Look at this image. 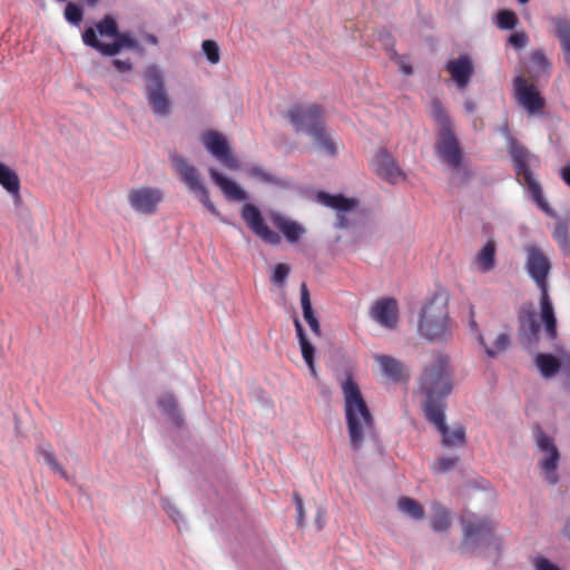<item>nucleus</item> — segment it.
<instances>
[{
    "instance_id": "1",
    "label": "nucleus",
    "mask_w": 570,
    "mask_h": 570,
    "mask_svg": "<svg viewBox=\"0 0 570 570\" xmlns=\"http://www.w3.org/2000/svg\"><path fill=\"white\" fill-rule=\"evenodd\" d=\"M452 390V371L449 357L438 353L425 365L420 379V391L425 395L423 410L429 422L434 424L442 435L445 446H463L466 443L465 430L458 425L450 430L444 419V399Z\"/></svg>"
},
{
    "instance_id": "2",
    "label": "nucleus",
    "mask_w": 570,
    "mask_h": 570,
    "mask_svg": "<svg viewBox=\"0 0 570 570\" xmlns=\"http://www.w3.org/2000/svg\"><path fill=\"white\" fill-rule=\"evenodd\" d=\"M344 397V412L351 446L358 450L364 438L374 429V417L352 375H347L341 385Z\"/></svg>"
},
{
    "instance_id": "3",
    "label": "nucleus",
    "mask_w": 570,
    "mask_h": 570,
    "mask_svg": "<svg viewBox=\"0 0 570 570\" xmlns=\"http://www.w3.org/2000/svg\"><path fill=\"white\" fill-rule=\"evenodd\" d=\"M82 41L107 57L118 55L124 48L142 51L139 42L129 32L119 31L117 21L110 14L98 21L96 29L87 28L82 33Z\"/></svg>"
},
{
    "instance_id": "4",
    "label": "nucleus",
    "mask_w": 570,
    "mask_h": 570,
    "mask_svg": "<svg viewBox=\"0 0 570 570\" xmlns=\"http://www.w3.org/2000/svg\"><path fill=\"white\" fill-rule=\"evenodd\" d=\"M453 322L449 312V297L435 293L423 306L417 323L419 334L430 342H443L451 337Z\"/></svg>"
},
{
    "instance_id": "5",
    "label": "nucleus",
    "mask_w": 570,
    "mask_h": 570,
    "mask_svg": "<svg viewBox=\"0 0 570 570\" xmlns=\"http://www.w3.org/2000/svg\"><path fill=\"white\" fill-rule=\"evenodd\" d=\"M509 151L514 164L517 176L522 178L524 185L528 187L531 194L533 202L548 216L556 217V212L543 197L541 185L539 181H537L532 171L530 170V161L532 156L529 150L517 140L512 139L509 146Z\"/></svg>"
},
{
    "instance_id": "6",
    "label": "nucleus",
    "mask_w": 570,
    "mask_h": 570,
    "mask_svg": "<svg viewBox=\"0 0 570 570\" xmlns=\"http://www.w3.org/2000/svg\"><path fill=\"white\" fill-rule=\"evenodd\" d=\"M509 151L514 164L517 176L522 178L524 185L528 187L531 194L533 202L548 216L556 217V212L543 197L541 185L539 181H537L532 171L530 170V161L532 156L529 150L517 140L512 139L509 146Z\"/></svg>"
},
{
    "instance_id": "7",
    "label": "nucleus",
    "mask_w": 570,
    "mask_h": 570,
    "mask_svg": "<svg viewBox=\"0 0 570 570\" xmlns=\"http://www.w3.org/2000/svg\"><path fill=\"white\" fill-rule=\"evenodd\" d=\"M146 99L153 112L166 117L170 112V99L166 90L163 71L155 65L147 67L144 73Z\"/></svg>"
},
{
    "instance_id": "8",
    "label": "nucleus",
    "mask_w": 570,
    "mask_h": 570,
    "mask_svg": "<svg viewBox=\"0 0 570 570\" xmlns=\"http://www.w3.org/2000/svg\"><path fill=\"white\" fill-rule=\"evenodd\" d=\"M461 523L463 527L461 548L464 551H473L493 539L495 524L488 518H476L473 514L464 513L461 517Z\"/></svg>"
},
{
    "instance_id": "9",
    "label": "nucleus",
    "mask_w": 570,
    "mask_h": 570,
    "mask_svg": "<svg viewBox=\"0 0 570 570\" xmlns=\"http://www.w3.org/2000/svg\"><path fill=\"white\" fill-rule=\"evenodd\" d=\"M286 118L295 131L311 135L325 125V110L323 106L315 102L297 104L288 108Z\"/></svg>"
},
{
    "instance_id": "10",
    "label": "nucleus",
    "mask_w": 570,
    "mask_h": 570,
    "mask_svg": "<svg viewBox=\"0 0 570 570\" xmlns=\"http://www.w3.org/2000/svg\"><path fill=\"white\" fill-rule=\"evenodd\" d=\"M535 443L543 456L539 461V466L546 474V479L551 484H556L559 480L556 472L560 460V452L553 440L547 435L539 426L534 432Z\"/></svg>"
},
{
    "instance_id": "11",
    "label": "nucleus",
    "mask_w": 570,
    "mask_h": 570,
    "mask_svg": "<svg viewBox=\"0 0 570 570\" xmlns=\"http://www.w3.org/2000/svg\"><path fill=\"white\" fill-rule=\"evenodd\" d=\"M242 218L247 227L264 243L273 246L281 244L282 238L279 234L268 227L261 210L255 205H244Z\"/></svg>"
},
{
    "instance_id": "12",
    "label": "nucleus",
    "mask_w": 570,
    "mask_h": 570,
    "mask_svg": "<svg viewBox=\"0 0 570 570\" xmlns=\"http://www.w3.org/2000/svg\"><path fill=\"white\" fill-rule=\"evenodd\" d=\"M514 98L529 114H539L546 106L544 98L533 83L528 82L523 76L513 79Z\"/></svg>"
},
{
    "instance_id": "13",
    "label": "nucleus",
    "mask_w": 570,
    "mask_h": 570,
    "mask_svg": "<svg viewBox=\"0 0 570 570\" xmlns=\"http://www.w3.org/2000/svg\"><path fill=\"white\" fill-rule=\"evenodd\" d=\"M374 173L390 184H396L400 179L404 180L406 175L399 167L396 159L386 148H380L372 161Z\"/></svg>"
},
{
    "instance_id": "14",
    "label": "nucleus",
    "mask_w": 570,
    "mask_h": 570,
    "mask_svg": "<svg viewBox=\"0 0 570 570\" xmlns=\"http://www.w3.org/2000/svg\"><path fill=\"white\" fill-rule=\"evenodd\" d=\"M317 200L326 207L336 210V228L343 229L350 226V220L346 214L353 212L358 206V202L355 198H348L344 195H331L325 191L317 194Z\"/></svg>"
},
{
    "instance_id": "15",
    "label": "nucleus",
    "mask_w": 570,
    "mask_h": 570,
    "mask_svg": "<svg viewBox=\"0 0 570 570\" xmlns=\"http://www.w3.org/2000/svg\"><path fill=\"white\" fill-rule=\"evenodd\" d=\"M435 150L440 159L452 168L462 164V150L453 130L438 132Z\"/></svg>"
},
{
    "instance_id": "16",
    "label": "nucleus",
    "mask_w": 570,
    "mask_h": 570,
    "mask_svg": "<svg viewBox=\"0 0 570 570\" xmlns=\"http://www.w3.org/2000/svg\"><path fill=\"white\" fill-rule=\"evenodd\" d=\"M163 200V191L158 188L140 187L131 189L128 194L130 206L138 213L150 215L155 213Z\"/></svg>"
},
{
    "instance_id": "17",
    "label": "nucleus",
    "mask_w": 570,
    "mask_h": 570,
    "mask_svg": "<svg viewBox=\"0 0 570 570\" xmlns=\"http://www.w3.org/2000/svg\"><path fill=\"white\" fill-rule=\"evenodd\" d=\"M202 141L205 148L220 160L227 168L237 169L238 160L232 155L226 139L215 130L203 134Z\"/></svg>"
},
{
    "instance_id": "18",
    "label": "nucleus",
    "mask_w": 570,
    "mask_h": 570,
    "mask_svg": "<svg viewBox=\"0 0 570 570\" xmlns=\"http://www.w3.org/2000/svg\"><path fill=\"white\" fill-rule=\"evenodd\" d=\"M551 265L546 255L535 247L528 248L527 269L540 291L548 288V274Z\"/></svg>"
},
{
    "instance_id": "19",
    "label": "nucleus",
    "mask_w": 570,
    "mask_h": 570,
    "mask_svg": "<svg viewBox=\"0 0 570 570\" xmlns=\"http://www.w3.org/2000/svg\"><path fill=\"white\" fill-rule=\"evenodd\" d=\"M370 315L380 325L387 328H395L399 321L396 299L385 297L376 301L371 307Z\"/></svg>"
},
{
    "instance_id": "20",
    "label": "nucleus",
    "mask_w": 570,
    "mask_h": 570,
    "mask_svg": "<svg viewBox=\"0 0 570 570\" xmlns=\"http://www.w3.org/2000/svg\"><path fill=\"white\" fill-rule=\"evenodd\" d=\"M445 69L459 89L465 88L474 73V65L470 56L461 55L459 58L450 59Z\"/></svg>"
},
{
    "instance_id": "21",
    "label": "nucleus",
    "mask_w": 570,
    "mask_h": 570,
    "mask_svg": "<svg viewBox=\"0 0 570 570\" xmlns=\"http://www.w3.org/2000/svg\"><path fill=\"white\" fill-rule=\"evenodd\" d=\"M173 166L180 177V180L193 194H198L203 189L207 188L200 180L197 168L187 163L181 156H173Z\"/></svg>"
},
{
    "instance_id": "22",
    "label": "nucleus",
    "mask_w": 570,
    "mask_h": 570,
    "mask_svg": "<svg viewBox=\"0 0 570 570\" xmlns=\"http://www.w3.org/2000/svg\"><path fill=\"white\" fill-rule=\"evenodd\" d=\"M374 360L376 364L380 366L381 373L387 380L395 383L409 381V371L400 360L385 354H375Z\"/></svg>"
},
{
    "instance_id": "23",
    "label": "nucleus",
    "mask_w": 570,
    "mask_h": 570,
    "mask_svg": "<svg viewBox=\"0 0 570 570\" xmlns=\"http://www.w3.org/2000/svg\"><path fill=\"white\" fill-rule=\"evenodd\" d=\"M272 224L284 235L288 243H297L306 233L305 227L278 212L269 214Z\"/></svg>"
},
{
    "instance_id": "24",
    "label": "nucleus",
    "mask_w": 570,
    "mask_h": 570,
    "mask_svg": "<svg viewBox=\"0 0 570 570\" xmlns=\"http://www.w3.org/2000/svg\"><path fill=\"white\" fill-rule=\"evenodd\" d=\"M540 318L547 336L552 341L556 340L558 337L557 318L548 288H543L540 295Z\"/></svg>"
},
{
    "instance_id": "25",
    "label": "nucleus",
    "mask_w": 570,
    "mask_h": 570,
    "mask_svg": "<svg viewBox=\"0 0 570 570\" xmlns=\"http://www.w3.org/2000/svg\"><path fill=\"white\" fill-rule=\"evenodd\" d=\"M209 176L220 188L226 198L238 202H243L247 198L246 191L238 184L225 177L218 170L210 168Z\"/></svg>"
},
{
    "instance_id": "26",
    "label": "nucleus",
    "mask_w": 570,
    "mask_h": 570,
    "mask_svg": "<svg viewBox=\"0 0 570 570\" xmlns=\"http://www.w3.org/2000/svg\"><path fill=\"white\" fill-rule=\"evenodd\" d=\"M294 326H295V331H296V336L298 338L302 356H303L306 365L308 366L309 372L313 375V377L317 379V371H316L315 362H314L315 347L308 341L307 335L303 328V325L297 317L294 318Z\"/></svg>"
},
{
    "instance_id": "27",
    "label": "nucleus",
    "mask_w": 570,
    "mask_h": 570,
    "mask_svg": "<svg viewBox=\"0 0 570 570\" xmlns=\"http://www.w3.org/2000/svg\"><path fill=\"white\" fill-rule=\"evenodd\" d=\"M534 364L544 379L553 377L561 368L560 360L550 353H538Z\"/></svg>"
},
{
    "instance_id": "28",
    "label": "nucleus",
    "mask_w": 570,
    "mask_h": 570,
    "mask_svg": "<svg viewBox=\"0 0 570 570\" xmlns=\"http://www.w3.org/2000/svg\"><path fill=\"white\" fill-rule=\"evenodd\" d=\"M495 243L489 239L478 253L475 263L482 273L492 271L495 266Z\"/></svg>"
},
{
    "instance_id": "29",
    "label": "nucleus",
    "mask_w": 570,
    "mask_h": 570,
    "mask_svg": "<svg viewBox=\"0 0 570 570\" xmlns=\"http://www.w3.org/2000/svg\"><path fill=\"white\" fill-rule=\"evenodd\" d=\"M159 409L166 414L176 425L180 426L184 423V416L178 409L176 397L171 393L164 394L157 402Z\"/></svg>"
},
{
    "instance_id": "30",
    "label": "nucleus",
    "mask_w": 570,
    "mask_h": 570,
    "mask_svg": "<svg viewBox=\"0 0 570 570\" xmlns=\"http://www.w3.org/2000/svg\"><path fill=\"white\" fill-rule=\"evenodd\" d=\"M430 114L432 119L436 122L439 127L438 132H443L448 130H452V121L446 112V110L443 108L440 99L434 98L431 101L430 105Z\"/></svg>"
},
{
    "instance_id": "31",
    "label": "nucleus",
    "mask_w": 570,
    "mask_h": 570,
    "mask_svg": "<svg viewBox=\"0 0 570 570\" xmlns=\"http://www.w3.org/2000/svg\"><path fill=\"white\" fill-rule=\"evenodd\" d=\"M0 185L11 195H19L20 179L17 173L0 161Z\"/></svg>"
},
{
    "instance_id": "32",
    "label": "nucleus",
    "mask_w": 570,
    "mask_h": 570,
    "mask_svg": "<svg viewBox=\"0 0 570 570\" xmlns=\"http://www.w3.org/2000/svg\"><path fill=\"white\" fill-rule=\"evenodd\" d=\"M318 149L328 156L337 154L336 144L332 136L327 132L325 125L309 135Z\"/></svg>"
},
{
    "instance_id": "33",
    "label": "nucleus",
    "mask_w": 570,
    "mask_h": 570,
    "mask_svg": "<svg viewBox=\"0 0 570 570\" xmlns=\"http://www.w3.org/2000/svg\"><path fill=\"white\" fill-rule=\"evenodd\" d=\"M540 327L532 314L527 320L520 316V335L528 345H534L539 342Z\"/></svg>"
},
{
    "instance_id": "34",
    "label": "nucleus",
    "mask_w": 570,
    "mask_h": 570,
    "mask_svg": "<svg viewBox=\"0 0 570 570\" xmlns=\"http://www.w3.org/2000/svg\"><path fill=\"white\" fill-rule=\"evenodd\" d=\"M554 24L556 36L561 42L564 60L570 66V21L556 19Z\"/></svg>"
},
{
    "instance_id": "35",
    "label": "nucleus",
    "mask_w": 570,
    "mask_h": 570,
    "mask_svg": "<svg viewBox=\"0 0 570 570\" xmlns=\"http://www.w3.org/2000/svg\"><path fill=\"white\" fill-rule=\"evenodd\" d=\"M246 173L249 177L255 178L267 185H275L281 187H286L288 185V183L285 179L273 175L262 166H250L247 168Z\"/></svg>"
},
{
    "instance_id": "36",
    "label": "nucleus",
    "mask_w": 570,
    "mask_h": 570,
    "mask_svg": "<svg viewBox=\"0 0 570 570\" xmlns=\"http://www.w3.org/2000/svg\"><path fill=\"white\" fill-rule=\"evenodd\" d=\"M399 510L414 520H422L424 518L423 507L412 498L402 497L397 501Z\"/></svg>"
},
{
    "instance_id": "37",
    "label": "nucleus",
    "mask_w": 570,
    "mask_h": 570,
    "mask_svg": "<svg viewBox=\"0 0 570 570\" xmlns=\"http://www.w3.org/2000/svg\"><path fill=\"white\" fill-rule=\"evenodd\" d=\"M434 515L431 520L432 529L435 532L446 531L451 525L450 513L441 505H434Z\"/></svg>"
},
{
    "instance_id": "38",
    "label": "nucleus",
    "mask_w": 570,
    "mask_h": 570,
    "mask_svg": "<svg viewBox=\"0 0 570 570\" xmlns=\"http://www.w3.org/2000/svg\"><path fill=\"white\" fill-rule=\"evenodd\" d=\"M479 343L485 347V353L490 357H495L499 353L504 352L510 345V337L508 334H500L493 343L492 347H487L484 337L479 334Z\"/></svg>"
},
{
    "instance_id": "39",
    "label": "nucleus",
    "mask_w": 570,
    "mask_h": 570,
    "mask_svg": "<svg viewBox=\"0 0 570 570\" xmlns=\"http://www.w3.org/2000/svg\"><path fill=\"white\" fill-rule=\"evenodd\" d=\"M552 236L564 253L570 252L569 228L566 222L560 220L557 223Z\"/></svg>"
},
{
    "instance_id": "40",
    "label": "nucleus",
    "mask_w": 570,
    "mask_h": 570,
    "mask_svg": "<svg viewBox=\"0 0 570 570\" xmlns=\"http://www.w3.org/2000/svg\"><path fill=\"white\" fill-rule=\"evenodd\" d=\"M301 305L303 309V317L307 324L318 320L312 307L309 291L305 283H302L301 285Z\"/></svg>"
},
{
    "instance_id": "41",
    "label": "nucleus",
    "mask_w": 570,
    "mask_h": 570,
    "mask_svg": "<svg viewBox=\"0 0 570 570\" xmlns=\"http://www.w3.org/2000/svg\"><path fill=\"white\" fill-rule=\"evenodd\" d=\"M497 24L502 30H512L518 24V16L512 10L502 9L497 13Z\"/></svg>"
},
{
    "instance_id": "42",
    "label": "nucleus",
    "mask_w": 570,
    "mask_h": 570,
    "mask_svg": "<svg viewBox=\"0 0 570 570\" xmlns=\"http://www.w3.org/2000/svg\"><path fill=\"white\" fill-rule=\"evenodd\" d=\"M38 453L42 455L45 462L57 473H59L62 478L67 479V473L65 469L59 464L56 460L50 446H42L38 449Z\"/></svg>"
},
{
    "instance_id": "43",
    "label": "nucleus",
    "mask_w": 570,
    "mask_h": 570,
    "mask_svg": "<svg viewBox=\"0 0 570 570\" xmlns=\"http://www.w3.org/2000/svg\"><path fill=\"white\" fill-rule=\"evenodd\" d=\"M203 51L207 60L212 65H216L220 60L219 47L214 40H204L202 45Z\"/></svg>"
},
{
    "instance_id": "44",
    "label": "nucleus",
    "mask_w": 570,
    "mask_h": 570,
    "mask_svg": "<svg viewBox=\"0 0 570 570\" xmlns=\"http://www.w3.org/2000/svg\"><path fill=\"white\" fill-rule=\"evenodd\" d=\"M65 18L68 22L78 26L82 21L83 12L79 6L69 2L65 8Z\"/></svg>"
},
{
    "instance_id": "45",
    "label": "nucleus",
    "mask_w": 570,
    "mask_h": 570,
    "mask_svg": "<svg viewBox=\"0 0 570 570\" xmlns=\"http://www.w3.org/2000/svg\"><path fill=\"white\" fill-rule=\"evenodd\" d=\"M289 274V267L286 264H277L272 275V282L275 284H282L285 282Z\"/></svg>"
},
{
    "instance_id": "46",
    "label": "nucleus",
    "mask_w": 570,
    "mask_h": 570,
    "mask_svg": "<svg viewBox=\"0 0 570 570\" xmlns=\"http://www.w3.org/2000/svg\"><path fill=\"white\" fill-rule=\"evenodd\" d=\"M196 196L199 198L200 203L213 214V215H216L218 216L219 213L216 208V206L214 205V203L210 200L209 198V191L207 188L203 189L202 191H199L198 194H196Z\"/></svg>"
},
{
    "instance_id": "47",
    "label": "nucleus",
    "mask_w": 570,
    "mask_h": 570,
    "mask_svg": "<svg viewBox=\"0 0 570 570\" xmlns=\"http://www.w3.org/2000/svg\"><path fill=\"white\" fill-rule=\"evenodd\" d=\"M459 461V456H444L439 459L436 463V470L439 472H446L453 469Z\"/></svg>"
},
{
    "instance_id": "48",
    "label": "nucleus",
    "mask_w": 570,
    "mask_h": 570,
    "mask_svg": "<svg viewBox=\"0 0 570 570\" xmlns=\"http://www.w3.org/2000/svg\"><path fill=\"white\" fill-rule=\"evenodd\" d=\"M528 41V36L524 32H514L509 37V43L517 49L524 48Z\"/></svg>"
},
{
    "instance_id": "49",
    "label": "nucleus",
    "mask_w": 570,
    "mask_h": 570,
    "mask_svg": "<svg viewBox=\"0 0 570 570\" xmlns=\"http://www.w3.org/2000/svg\"><path fill=\"white\" fill-rule=\"evenodd\" d=\"M534 567L535 570H561L557 564L544 557H537L534 559Z\"/></svg>"
},
{
    "instance_id": "50",
    "label": "nucleus",
    "mask_w": 570,
    "mask_h": 570,
    "mask_svg": "<svg viewBox=\"0 0 570 570\" xmlns=\"http://www.w3.org/2000/svg\"><path fill=\"white\" fill-rule=\"evenodd\" d=\"M531 61L542 69H546L550 66L547 57L542 51L532 52Z\"/></svg>"
},
{
    "instance_id": "51",
    "label": "nucleus",
    "mask_w": 570,
    "mask_h": 570,
    "mask_svg": "<svg viewBox=\"0 0 570 570\" xmlns=\"http://www.w3.org/2000/svg\"><path fill=\"white\" fill-rule=\"evenodd\" d=\"M112 66L120 72H127L132 69V65L129 60L114 59Z\"/></svg>"
},
{
    "instance_id": "52",
    "label": "nucleus",
    "mask_w": 570,
    "mask_h": 570,
    "mask_svg": "<svg viewBox=\"0 0 570 570\" xmlns=\"http://www.w3.org/2000/svg\"><path fill=\"white\" fill-rule=\"evenodd\" d=\"M294 501H295L296 510H297V514H298V523L301 524L303 521V518H304L303 500L301 499V497L298 494H296L294 497Z\"/></svg>"
},
{
    "instance_id": "53",
    "label": "nucleus",
    "mask_w": 570,
    "mask_h": 570,
    "mask_svg": "<svg viewBox=\"0 0 570 570\" xmlns=\"http://www.w3.org/2000/svg\"><path fill=\"white\" fill-rule=\"evenodd\" d=\"M560 176L562 180L570 187V163L561 168Z\"/></svg>"
},
{
    "instance_id": "54",
    "label": "nucleus",
    "mask_w": 570,
    "mask_h": 570,
    "mask_svg": "<svg viewBox=\"0 0 570 570\" xmlns=\"http://www.w3.org/2000/svg\"><path fill=\"white\" fill-rule=\"evenodd\" d=\"M308 326H309V328H311L312 333H313L315 336H317V337L322 336V328H321V323H320V321H318V320H316V321H314V322H309V323H308Z\"/></svg>"
},
{
    "instance_id": "55",
    "label": "nucleus",
    "mask_w": 570,
    "mask_h": 570,
    "mask_svg": "<svg viewBox=\"0 0 570 570\" xmlns=\"http://www.w3.org/2000/svg\"><path fill=\"white\" fill-rule=\"evenodd\" d=\"M469 325H470L472 331H476L478 330V324H476V321H475V312H474V307L473 306L470 307V322H469Z\"/></svg>"
},
{
    "instance_id": "56",
    "label": "nucleus",
    "mask_w": 570,
    "mask_h": 570,
    "mask_svg": "<svg viewBox=\"0 0 570 570\" xmlns=\"http://www.w3.org/2000/svg\"><path fill=\"white\" fill-rule=\"evenodd\" d=\"M144 39L153 45V46H157L158 45V38L155 36V35H151V33H145L144 35Z\"/></svg>"
},
{
    "instance_id": "57",
    "label": "nucleus",
    "mask_w": 570,
    "mask_h": 570,
    "mask_svg": "<svg viewBox=\"0 0 570 570\" xmlns=\"http://www.w3.org/2000/svg\"><path fill=\"white\" fill-rule=\"evenodd\" d=\"M401 70L406 76L412 75V72H413L412 67L410 65H406V63H402Z\"/></svg>"
},
{
    "instance_id": "58",
    "label": "nucleus",
    "mask_w": 570,
    "mask_h": 570,
    "mask_svg": "<svg viewBox=\"0 0 570 570\" xmlns=\"http://www.w3.org/2000/svg\"><path fill=\"white\" fill-rule=\"evenodd\" d=\"M464 107L465 109L469 111V112H473L474 111V108H475V105L473 101L471 100H468L464 102Z\"/></svg>"
},
{
    "instance_id": "59",
    "label": "nucleus",
    "mask_w": 570,
    "mask_h": 570,
    "mask_svg": "<svg viewBox=\"0 0 570 570\" xmlns=\"http://www.w3.org/2000/svg\"><path fill=\"white\" fill-rule=\"evenodd\" d=\"M88 7L90 8H95L99 2L100 0H82Z\"/></svg>"
},
{
    "instance_id": "60",
    "label": "nucleus",
    "mask_w": 570,
    "mask_h": 570,
    "mask_svg": "<svg viewBox=\"0 0 570 570\" xmlns=\"http://www.w3.org/2000/svg\"><path fill=\"white\" fill-rule=\"evenodd\" d=\"M564 532L570 537V522L566 525Z\"/></svg>"
},
{
    "instance_id": "61",
    "label": "nucleus",
    "mask_w": 570,
    "mask_h": 570,
    "mask_svg": "<svg viewBox=\"0 0 570 570\" xmlns=\"http://www.w3.org/2000/svg\"><path fill=\"white\" fill-rule=\"evenodd\" d=\"M517 1H518L519 3H521V4H525V3H528L530 0H517Z\"/></svg>"
}]
</instances>
